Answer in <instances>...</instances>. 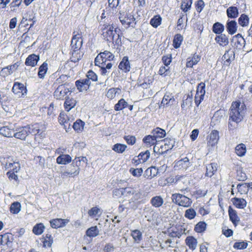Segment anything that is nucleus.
Listing matches in <instances>:
<instances>
[{
    "instance_id": "obj_1",
    "label": "nucleus",
    "mask_w": 252,
    "mask_h": 252,
    "mask_svg": "<svg viewBox=\"0 0 252 252\" xmlns=\"http://www.w3.org/2000/svg\"><path fill=\"white\" fill-rule=\"evenodd\" d=\"M246 105L240 101H234L232 103L229 110V119L232 122L238 124L241 122L245 115Z\"/></svg>"
},
{
    "instance_id": "obj_2",
    "label": "nucleus",
    "mask_w": 252,
    "mask_h": 252,
    "mask_svg": "<svg viewBox=\"0 0 252 252\" xmlns=\"http://www.w3.org/2000/svg\"><path fill=\"white\" fill-rule=\"evenodd\" d=\"M180 190L183 193L182 194L175 193L172 195L171 200L172 202L180 206L185 208L189 207L191 206L192 201L190 198L184 195L188 192V189L186 188Z\"/></svg>"
},
{
    "instance_id": "obj_3",
    "label": "nucleus",
    "mask_w": 252,
    "mask_h": 252,
    "mask_svg": "<svg viewBox=\"0 0 252 252\" xmlns=\"http://www.w3.org/2000/svg\"><path fill=\"white\" fill-rule=\"evenodd\" d=\"M133 12V10L131 8H128L125 11L120 12V21L126 28L130 27H134L136 25L135 18Z\"/></svg>"
},
{
    "instance_id": "obj_4",
    "label": "nucleus",
    "mask_w": 252,
    "mask_h": 252,
    "mask_svg": "<svg viewBox=\"0 0 252 252\" xmlns=\"http://www.w3.org/2000/svg\"><path fill=\"white\" fill-rule=\"evenodd\" d=\"M101 30L102 31V35L104 39L107 41H111L115 37V33L117 32L116 29L114 30V28L112 25L104 24L101 25Z\"/></svg>"
},
{
    "instance_id": "obj_5",
    "label": "nucleus",
    "mask_w": 252,
    "mask_h": 252,
    "mask_svg": "<svg viewBox=\"0 0 252 252\" xmlns=\"http://www.w3.org/2000/svg\"><path fill=\"white\" fill-rule=\"evenodd\" d=\"M114 56L110 52L105 51L99 54L94 60L95 65L100 66V65L105 64L107 61L110 62L113 60Z\"/></svg>"
},
{
    "instance_id": "obj_6",
    "label": "nucleus",
    "mask_w": 252,
    "mask_h": 252,
    "mask_svg": "<svg viewBox=\"0 0 252 252\" xmlns=\"http://www.w3.org/2000/svg\"><path fill=\"white\" fill-rule=\"evenodd\" d=\"M71 42V50H80L83 44L82 32L80 31L74 32Z\"/></svg>"
},
{
    "instance_id": "obj_7",
    "label": "nucleus",
    "mask_w": 252,
    "mask_h": 252,
    "mask_svg": "<svg viewBox=\"0 0 252 252\" xmlns=\"http://www.w3.org/2000/svg\"><path fill=\"white\" fill-rule=\"evenodd\" d=\"M69 92L64 84L60 85L55 91L54 96L58 99H63Z\"/></svg>"
},
{
    "instance_id": "obj_8",
    "label": "nucleus",
    "mask_w": 252,
    "mask_h": 252,
    "mask_svg": "<svg viewBox=\"0 0 252 252\" xmlns=\"http://www.w3.org/2000/svg\"><path fill=\"white\" fill-rule=\"evenodd\" d=\"M29 128L26 126L18 127L14 132L13 136L16 138L25 140L29 134Z\"/></svg>"
},
{
    "instance_id": "obj_9",
    "label": "nucleus",
    "mask_w": 252,
    "mask_h": 252,
    "mask_svg": "<svg viewBox=\"0 0 252 252\" xmlns=\"http://www.w3.org/2000/svg\"><path fill=\"white\" fill-rule=\"evenodd\" d=\"M13 92L18 97H22L27 94V89L24 85L19 82H15L12 87Z\"/></svg>"
},
{
    "instance_id": "obj_10",
    "label": "nucleus",
    "mask_w": 252,
    "mask_h": 252,
    "mask_svg": "<svg viewBox=\"0 0 252 252\" xmlns=\"http://www.w3.org/2000/svg\"><path fill=\"white\" fill-rule=\"evenodd\" d=\"M219 139V132L217 130H212L207 137V145L208 147H214L218 143Z\"/></svg>"
},
{
    "instance_id": "obj_11",
    "label": "nucleus",
    "mask_w": 252,
    "mask_h": 252,
    "mask_svg": "<svg viewBox=\"0 0 252 252\" xmlns=\"http://www.w3.org/2000/svg\"><path fill=\"white\" fill-rule=\"evenodd\" d=\"M69 222V220L62 219H55L50 221L51 227L56 229L65 226Z\"/></svg>"
},
{
    "instance_id": "obj_12",
    "label": "nucleus",
    "mask_w": 252,
    "mask_h": 252,
    "mask_svg": "<svg viewBox=\"0 0 252 252\" xmlns=\"http://www.w3.org/2000/svg\"><path fill=\"white\" fill-rule=\"evenodd\" d=\"M186 229L181 225H178L172 228L169 231V236L171 237L180 238L183 234H185Z\"/></svg>"
},
{
    "instance_id": "obj_13",
    "label": "nucleus",
    "mask_w": 252,
    "mask_h": 252,
    "mask_svg": "<svg viewBox=\"0 0 252 252\" xmlns=\"http://www.w3.org/2000/svg\"><path fill=\"white\" fill-rule=\"evenodd\" d=\"M225 27L227 32L229 34L233 35L237 31V23L235 20H228Z\"/></svg>"
},
{
    "instance_id": "obj_14",
    "label": "nucleus",
    "mask_w": 252,
    "mask_h": 252,
    "mask_svg": "<svg viewBox=\"0 0 252 252\" xmlns=\"http://www.w3.org/2000/svg\"><path fill=\"white\" fill-rule=\"evenodd\" d=\"M5 168L6 170L9 169L8 171L17 173L20 170L21 167L18 162L7 161L5 164Z\"/></svg>"
},
{
    "instance_id": "obj_15",
    "label": "nucleus",
    "mask_w": 252,
    "mask_h": 252,
    "mask_svg": "<svg viewBox=\"0 0 252 252\" xmlns=\"http://www.w3.org/2000/svg\"><path fill=\"white\" fill-rule=\"evenodd\" d=\"M88 160L87 158L85 157H76L74 158V159L73 160V162L72 164H71V167H75V166H76L75 168H74V170H76L77 169H78L79 173H80V166L82 165V162L85 163L86 164L87 163Z\"/></svg>"
},
{
    "instance_id": "obj_16",
    "label": "nucleus",
    "mask_w": 252,
    "mask_h": 252,
    "mask_svg": "<svg viewBox=\"0 0 252 252\" xmlns=\"http://www.w3.org/2000/svg\"><path fill=\"white\" fill-rule=\"evenodd\" d=\"M14 132H15V131L12 126H4L0 128V134L4 137H13Z\"/></svg>"
},
{
    "instance_id": "obj_17",
    "label": "nucleus",
    "mask_w": 252,
    "mask_h": 252,
    "mask_svg": "<svg viewBox=\"0 0 252 252\" xmlns=\"http://www.w3.org/2000/svg\"><path fill=\"white\" fill-rule=\"evenodd\" d=\"M29 128V134L36 135L38 133H41L43 131L44 127L39 124H35L34 125L27 126Z\"/></svg>"
},
{
    "instance_id": "obj_18",
    "label": "nucleus",
    "mask_w": 252,
    "mask_h": 252,
    "mask_svg": "<svg viewBox=\"0 0 252 252\" xmlns=\"http://www.w3.org/2000/svg\"><path fill=\"white\" fill-rule=\"evenodd\" d=\"M39 60V57L38 56L34 54H31L27 58L25 61V64L27 66H35L37 64Z\"/></svg>"
},
{
    "instance_id": "obj_19",
    "label": "nucleus",
    "mask_w": 252,
    "mask_h": 252,
    "mask_svg": "<svg viewBox=\"0 0 252 252\" xmlns=\"http://www.w3.org/2000/svg\"><path fill=\"white\" fill-rule=\"evenodd\" d=\"M235 41V46L237 49H241L245 45V40L241 34H237L233 37Z\"/></svg>"
},
{
    "instance_id": "obj_20",
    "label": "nucleus",
    "mask_w": 252,
    "mask_h": 252,
    "mask_svg": "<svg viewBox=\"0 0 252 252\" xmlns=\"http://www.w3.org/2000/svg\"><path fill=\"white\" fill-rule=\"evenodd\" d=\"M190 165V163L188 158L185 157L179 161L175 164L180 169L186 170Z\"/></svg>"
},
{
    "instance_id": "obj_21",
    "label": "nucleus",
    "mask_w": 252,
    "mask_h": 252,
    "mask_svg": "<svg viewBox=\"0 0 252 252\" xmlns=\"http://www.w3.org/2000/svg\"><path fill=\"white\" fill-rule=\"evenodd\" d=\"M19 66L18 63H14L13 65H8L5 67L3 68L1 70V73L4 76H8L12 74L14 71L16 70Z\"/></svg>"
},
{
    "instance_id": "obj_22",
    "label": "nucleus",
    "mask_w": 252,
    "mask_h": 252,
    "mask_svg": "<svg viewBox=\"0 0 252 252\" xmlns=\"http://www.w3.org/2000/svg\"><path fill=\"white\" fill-rule=\"evenodd\" d=\"M119 68L125 72H128L130 69L128 57H124L119 65Z\"/></svg>"
},
{
    "instance_id": "obj_23",
    "label": "nucleus",
    "mask_w": 252,
    "mask_h": 252,
    "mask_svg": "<svg viewBox=\"0 0 252 252\" xmlns=\"http://www.w3.org/2000/svg\"><path fill=\"white\" fill-rule=\"evenodd\" d=\"M200 60V56L195 54L192 57L188 58L186 66L187 67H192L194 65L196 64Z\"/></svg>"
},
{
    "instance_id": "obj_24",
    "label": "nucleus",
    "mask_w": 252,
    "mask_h": 252,
    "mask_svg": "<svg viewBox=\"0 0 252 252\" xmlns=\"http://www.w3.org/2000/svg\"><path fill=\"white\" fill-rule=\"evenodd\" d=\"M215 40L217 43L221 46H226L229 43L228 38L224 34H220L216 36Z\"/></svg>"
},
{
    "instance_id": "obj_25",
    "label": "nucleus",
    "mask_w": 252,
    "mask_h": 252,
    "mask_svg": "<svg viewBox=\"0 0 252 252\" xmlns=\"http://www.w3.org/2000/svg\"><path fill=\"white\" fill-rule=\"evenodd\" d=\"M72 158L69 155L62 154L56 159V161L59 164H66L71 161Z\"/></svg>"
},
{
    "instance_id": "obj_26",
    "label": "nucleus",
    "mask_w": 252,
    "mask_h": 252,
    "mask_svg": "<svg viewBox=\"0 0 252 252\" xmlns=\"http://www.w3.org/2000/svg\"><path fill=\"white\" fill-rule=\"evenodd\" d=\"M77 103L76 100L73 98L67 97L64 102V107L65 110L68 112L72 108H74Z\"/></svg>"
},
{
    "instance_id": "obj_27",
    "label": "nucleus",
    "mask_w": 252,
    "mask_h": 252,
    "mask_svg": "<svg viewBox=\"0 0 252 252\" xmlns=\"http://www.w3.org/2000/svg\"><path fill=\"white\" fill-rule=\"evenodd\" d=\"M164 202L163 198L160 195L152 197L150 200L152 205L155 208H159L163 205Z\"/></svg>"
},
{
    "instance_id": "obj_28",
    "label": "nucleus",
    "mask_w": 252,
    "mask_h": 252,
    "mask_svg": "<svg viewBox=\"0 0 252 252\" xmlns=\"http://www.w3.org/2000/svg\"><path fill=\"white\" fill-rule=\"evenodd\" d=\"M185 242L189 249L192 251L194 250L197 247V241L193 236H188L185 240Z\"/></svg>"
},
{
    "instance_id": "obj_29",
    "label": "nucleus",
    "mask_w": 252,
    "mask_h": 252,
    "mask_svg": "<svg viewBox=\"0 0 252 252\" xmlns=\"http://www.w3.org/2000/svg\"><path fill=\"white\" fill-rule=\"evenodd\" d=\"M151 134L158 140V139L163 138L166 135V132L163 129L157 127L152 131Z\"/></svg>"
},
{
    "instance_id": "obj_30",
    "label": "nucleus",
    "mask_w": 252,
    "mask_h": 252,
    "mask_svg": "<svg viewBox=\"0 0 252 252\" xmlns=\"http://www.w3.org/2000/svg\"><path fill=\"white\" fill-rule=\"evenodd\" d=\"M217 170V164L211 163L206 166V172L205 175L211 177Z\"/></svg>"
},
{
    "instance_id": "obj_31",
    "label": "nucleus",
    "mask_w": 252,
    "mask_h": 252,
    "mask_svg": "<svg viewBox=\"0 0 252 252\" xmlns=\"http://www.w3.org/2000/svg\"><path fill=\"white\" fill-rule=\"evenodd\" d=\"M231 201L233 205L238 208L243 209L247 205V202L243 198L235 197L232 198Z\"/></svg>"
},
{
    "instance_id": "obj_32",
    "label": "nucleus",
    "mask_w": 252,
    "mask_h": 252,
    "mask_svg": "<svg viewBox=\"0 0 252 252\" xmlns=\"http://www.w3.org/2000/svg\"><path fill=\"white\" fill-rule=\"evenodd\" d=\"M227 16L230 18H236L239 15L238 8L235 6H230L226 10Z\"/></svg>"
},
{
    "instance_id": "obj_33",
    "label": "nucleus",
    "mask_w": 252,
    "mask_h": 252,
    "mask_svg": "<svg viewBox=\"0 0 252 252\" xmlns=\"http://www.w3.org/2000/svg\"><path fill=\"white\" fill-rule=\"evenodd\" d=\"M175 102V99L173 96L171 94H165L162 100L161 105H173Z\"/></svg>"
},
{
    "instance_id": "obj_34",
    "label": "nucleus",
    "mask_w": 252,
    "mask_h": 252,
    "mask_svg": "<svg viewBox=\"0 0 252 252\" xmlns=\"http://www.w3.org/2000/svg\"><path fill=\"white\" fill-rule=\"evenodd\" d=\"M250 19L248 15L242 14L238 18V24L243 27H247L249 24Z\"/></svg>"
},
{
    "instance_id": "obj_35",
    "label": "nucleus",
    "mask_w": 252,
    "mask_h": 252,
    "mask_svg": "<svg viewBox=\"0 0 252 252\" xmlns=\"http://www.w3.org/2000/svg\"><path fill=\"white\" fill-rule=\"evenodd\" d=\"M228 213L230 220L235 225H236L240 221L239 218L237 215L236 212L235 210L229 208L228 210Z\"/></svg>"
},
{
    "instance_id": "obj_36",
    "label": "nucleus",
    "mask_w": 252,
    "mask_h": 252,
    "mask_svg": "<svg viewBox=\"0 0 252 252\" xmlns=\"http://www.w3.org/2000/svg\"><path fill=\"white\" fill-rule=\"evenodd\" d=\"M99 230L96 226L88 228L86 232V235L89 237H95L98 235Z\"/></svg>"
},
{
    "instance_id": "obj_37",
    "label": "nucleus",
    "mask_w": 252,
    "mask_h": 252,
    "mask_svg": "<svg viewBox=\"0 0 252 252\" xmlns=\"http://www.w3.org/2000/svg\"><path fill=\"white\" fill-rule=\"evenodd\" d=\"M158 170L157 167L152 166L146 169L145 171L146 175L148 178L151 179L158 174Z\"/></svg>"
},
{
    "instance_id": "obj_38",
    "label": "nucleus",
    "mask_w": 252,
    "mask_h": 252,
    "mask_svg": "<svg viewBox=\"0 0 252 252\" xmlns=\"http://www.w3.org/2000/svg\"><path fill=\"white\" fill-rule=\"evenodd\" d=\"M224 30V26L220 22H216L214 24L212 28L213 32L216 34H222Z\"/></svg>"
},
{
    "instance_id": "obj_39",
    "label": "nucleus",
    "mask_w": 252,
    "mask_h": 252,
    "mask_svg": "<svg viewBox=\"0 0 252 252\" xmlns=\"http://www.w3.org/2000/svg\"><path fill=\"white\" fill-rule=\"evenodd\" d=\"M131 236L132 237L134 241L137 243H139L142 239V233L138 229L131 230Z\"/></svg>"
},
{
    "instance_id": "obj_40",
    "label": "nucleus",
    "mask_w": 252,
    "mask_h": 252,
    "mask_svg": "<svg viewBox=\"0 0 252 252\" xmlns=\"http://www.w3.org/2000/svg\"><path fill=\"white\" fill-rule=\"evenodd\" d=\"M48 70V63L44 62L39 67L38 76L40 78H44Z\"/></svg>"
},
{
    "instance_id": "obj_41",
    "label": "nucleus",
    "mask_w": 252,
    "mask_h": 252,
    "mask_svg": "<svg viewBox=\"0 0 252 252\" xmlns=\"http://www.w3.org/2000/svg\"><path fill=\"white\" fill-rule=\"evenodd\" d=\"M246 147L244 144H240L235 147V153L239 157L244 156L246 153Z\"/></svg>"
},
{
    "instance_id": "obj_42",
    "label": "nucleus",
    "mask_w": 252,
    "mask_h": 252,
    "mask_svg": "<svg viewBox=\"0 0 252 252\" xmlns=\"http://www.w3.org/2000/svg\"><path fill=\"white\" fill-rule=\"evenodd\" d=\"M71 57H70L71 61L76 63L79 61L82 58L83 54L80 52V50L75 51V50H71Z\"/></svg>"
},
{
    "instance_id": "obj_43",
    "label": "nucleus",
    "mask_w": 252,
    "mask_h": 252,
    "mask_svg": "<svg viewBox=\"0 0 252 252\" xmlns=\"http://www.w3.org/2000/svg\"><path fill=\"white\" fill-rule=\"evenodd\" d=\"M85 123L80 119H78L74 123L73 127L77 132L82 131L84 129Z\"/></svg>"
},
{
    "instance_id": "obj_44",
    "label": "nucleus",
    "mask_w": 252,
    "mask_h": 252,
    "mask_svg": "<svg viewBox=\"0 0 252 252\" xmlns=\"http://www.w3.org/2000/svg\"><path fill=\"white\" fill-rule=\"evenodd\" d=\"M127 146L125 144L117 143L112 148V150L115 152L119 154L123 153L126 149Z\"/></svg>"
},
{
    "instance_id": "obj_45",
    "label": "nucleus",
    "mask_w": 252,
    "mask_h": 252,
    "mask_svg": "<svg viewBox=\"0 0 252 252\" xmlns=\"http://www.w3.org/2000/svg\"><path fill=\"white\" fill-rule=\"evenodd\" d=\"M192 0H183L181 8L184 12H187L191 7Z\"/></svg>"
},
{
    "instance_id": "obj_46",
    "label": "nucleus",
    "mask_w": 252,
    "mask_h": 252,
    "mask_svg": "<svg viewBox=\"0 0 252 252\" xmlns=\"http://www.w3.org/2000/svg\"><path fill=\"white\" fill-rule=\"evenodd\" d=\"M61 177L62 178H64L65 177H74L77 176L79 175L78 169H77L74 171L68 170L66 171L62 172L61 173Z\"/></svg>"
},
{
    "instance_id": "obj_47",
    "label": "nucleus",
    "mask_w": 252,
    "mask_h": 252,
    "mask_svg": "<svg viewBox=\"0 0 252 252\" xmlns=\"http://www.w3.org/2000/svg\"><path fill=\"white\" fill-rule=\"evenodd\" d=\"M127 106V103L124 99L122 98L115 104L114 109L116 111H120L126 108Z\"/></svg>"
},
{
    "instance_id": "obj_48",
    "label": "nucleus",
    "mask_w": 252,
    "mask_h": 252,
    "mask_svg": "<svg viewBox=\"0 0 252 252\" xmlns=\"http://www.w3.org/2000/svg\"><path fill=\"white\" fill-rule=\"evenodd\" d=\"M205 84L201 82L198 84L197 88L196 93L195 95H201L204 97L205 94Z\"/></svg>"
},
{
    "instance_id": "obj_49",
    "label": "nucleus",
    "mask_w": 252,
    "mask_h": 252,
    "mask_svg": "<svg viewBox=\"0 0 252 252\" xmlns=\"http://www.w3.org/2000/svg\"><path fill=\"white\" fill-rule=\"evenodd\" d=\"M183 40V37L180 34L175 35L173 39V46L175 48H179Z\"/></svg>"
},
{
    "instance_id": "obj_50",
    "label": "nucleus",
    "mask_w": 252,
    "mask_h": 252,
    "mask_svg": "<svg viewBox=\"0 0 252 252\" xmlns=\"http://www.w3.org/2000/svg\"><path fill=\"white\" fill-rule=\"evenodd\" d=\"M45 228L44 225L42 223H38L36 224L33 228L32 231L35 235L41 234Z\"/></svg>"
},
{
    "instance_id": "obj_51",
    "label": "nucleus",
    "mask_w": 252,
    "mask_h": 252,
    "mask_svg": "<svg viewBox=\"0 0 252 252\" xmlns=\"http://www.w3.org/2000/svg\"><path fill=\"white\" fill-rule=\"evenodd\" d=\"M21 210V204L18 202L13 203L10 206V211L11 213L17 214Z\"/></svg>"
},
{
    "instance_id": "obj_52",
    "label": "nucleus",
    "mask_w": 252,
    "mask_h": 252,
    "mask_svg": "<svg viewBox=\"0 0 252 252\" xmlns=\"http://www.w3.org/2000/svg\"><path fill=\"white\" fill-rule=\"evenodd\" d=\"M120 91V89L119 88H111L107 92L106 96L110 98L113 99L115 96L117 94H119Z\"/></svg>"
},
{
    "instance_id": "obj_53",
    "label": "nucleus",
    "mask_w": 252,
    "mask_h": 252,
    "mask_svg": "<svg viewBox=\"0 0 252 252\" xmlns=\"http://www.w3.org/2000/svg\"><path fill=\"white\" fill-rule=\"evenodd\" d=\"M161 18L159 15L155 16L150 21V24L154 28H157L161 24Z\"/></svg>"
},
{
    "instance_id": "obj_54",
    "label": "nucleus",
    "mask_w": 252,
    "mask_h": 252,
    "mask_svg": "<svg viewBox=\"0 0 252 252\" xmlns=\"http://www.w3.org/2000/svg\"><path fill=\"white\" fill-rule=\"evenodd\" d=\"M143 141L144 143H145L147 144L150 145H153L155 144L157 141L155 137L153 136V134H151V135H149L146 136H145L144 138Z\"/></svg>"
},
{
    "instance_id": "obj_55",
    "label": "nucleus",
    "mask_w": 252,
    "mask_h": 252,
    "mask_svg": "<svg viewBox=\"0 0 252 252\" xmlns=\"http://www.w3.org/2000/svg\"><path fill=\"white\" fill-rule=\"evenodd\" d=\"M196 215V213L193 208H189L186 210L185 212V217L189 219H193Z\"/></svg>"
},
{
    "instance_id": "obj_56",
    "label": "nucleus",
    "mask_w": 252,
    "mask_h": 252,
    "mask_svg": "<svg viewBox=\"0 0 252 252\" xmlns=\"http://www.w3.org/2000/svg\"><path fill=\"white\" fill-rule=\"evenodd\" d=\"M206 228V223L203 221H200L195 226L194 230L197 233H201L205 230Z\"/></svg>"
},
{
    "instance_id": "obj_57",
    "label": "nucleus",
    "mask_w": 252,
    "mask_h": 252,
    "mask_svg": "<svg viewBox=\"0 0 252 252\" xmlns=\"http://www.w3.org/2000/svg\"><path fill=\"white\" fill-rule=\"evenodd\" d=\"M53 242V239L50 234H46L43 241L44 247H51Z\"/></svg>"
},
{
    "instance_id": "obj_58",
    "label": "nucleus",
    "mask_w": 252,
    "mask_h": 252,
    "mask_svg": "<svg viewBox=\"0 0 252 252\" xmlns=\"http://www.w3.org/2000/svg\"><path fill=\"white\" fill-rule=\"evenodd\" d=\"M150 156V152L149 150L146 151L145 152L140 153L138 157L139 159L142 161V163L145 162L148 160Z\"/></svg>"
},
{
    "instance_id": "obj_59",
    "label": "nucleus",
    "mask_w": 252,
    "mask_h": 252,
    "mask_svg": "<svg viewBox=\"0 0 252 252\" xmlns=\"http://www.w3.org/2000/svg\"><path fill=\"white\" fill-rule=\"evenodd\" d=\"M163 142L165 146V149H166L167 150L172 149L175 142L173 139L168 138L164 139Z\"/></svg>"
},
{
    "instance_id": "obj_60",
    "label": "nucleus",
    "mask_w": 252,
    "mask_h": 252,
    "mask_svg": "<svg viewBox=\"0 0 252 252\" xmlns=\"http://www.w3.org/2000/svg\"><path fill=\"white\" fill-rule=\"evenodd\" d=\"M159 74L160 75L167 76L170 73L169 67L167 66H161L159 69Z\"/></svg>"
},
{
    "instance_id": "obj_61",
    "label": "nucleus",
    "mask_w": 252,
    "mask_h": 252,
    "mask_svg": "<svg viewBox=\"0 0 252 252\" xmlns=\"http://www.w3.org/2000/svg\"><path fill=\"white\" fill-rule=\"evenodd\" d=\"M247 246V243L243 241L235 243L233 245V248L238 250H243L246 249Z\"/></svg>"
},
{
    "instance_id": "obj_62",
    "label": "nucleus",
    "mask_w": 252,
    "mask_h": 252,
    "mask_svg": "<svg viewBox=\"0 0 252 252\" xmlns=\"http://www.w3.org/2000/svg\"><path fill=\"white\" fill-rule=\"evenodd\" d=\"M134 190V189L130 188H124V196L127 197L130 199L133 194Z\"/></svg>"
},
{
    "instance_id": "obj_63",
    "label": "nucleus",
    "mask_w": 252,
    "mask_h": 252,
    "mask_svg": "<svg viewBox=\"0 0 252 252\" xmlns=\"http://www.w3.org/2000/svg\"><path fill=\"white\" fill-rule=\"evenodd\" d=\"M124 139L126 141V143L131 145H134L136 142V138L132 135H127L124 137Z\"/></svg>"
},
{
    "instance_id": "obj_64",
    "label": "nucleus",
    "mask_w": 252,
    "mask_h": 252,
    "mask_svg": "<svg viewBox=\"0 0 252 252\" xmlns=\"http://www.w3.org/2000/svg\"><path fill=\"white\" fill-rule=\"evenodd\" d=\"M129 172L132 174L133 176L139 177L141 176L143 172V170L141 168L136 169L131 168L129 170Z\"/></svg>"
}]
</instances>
